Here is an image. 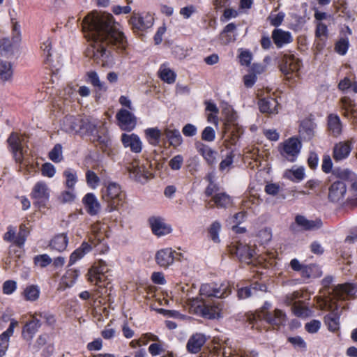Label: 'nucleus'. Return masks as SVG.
<instances>
[{
	"instance_id": "f257e3e1",
	"label": "nucleus",
	"mask_w": 357,
	"mask_h": 357,
	"mask_svg": "<svg viewBox=\"0 0 357 357\" xmlns=\"http://www.w3.org/2000/svg\"><path fill=\"white\" fill-rule=\"evenodd\" d=\"M82 26L84 36L93 41L86 50V56L95 60L107 57L108 45H115L122 51L126 50V39L123 33L116 28L111 14L92 12L84 18Z\"/></svg>"
},
{
	"instance_id": "f03ea898",
	"label": "nucleus",
	"mask_w": 357,
	"mask_h": 357,
	"mask_svg": "<svg viewBox=\"0 0 357 357\" xmlns=\"http://www.w3.org/2000/svg\"><path fill=\"white\" fill-rule=\"evenodd\" d=\"M271 307L272 305L270 302L265 301L259 309L246 315L247 321L252 328L261 330L264 323L273 327L285 325L287 321L285 313L279 309L271 311Z\"/></svg>"
},
{
	"instance_id": "7ed1b4c3",
	"label": "nucleus",
	"mask_w": 357,
	"mask_h": 357,
	"mask_svg": "<svg viewBox=\"0 0 357 357\" xmlns=\"http://www.w3.org/2000/svg\"><path fill=\"white\" fill-rule=\"evenodd\" d=\"M149 160V158H129L127 170L130 173V177L135 181L141 183H146L150 178L153 177V165H156L158 169H160V163L155 160Z\"/></svg>"
},
{
	"instance_id": "20e7f679",
	"label": "nucleus",
	"mask_w": 357,
	"mask_h": 357,
	"mask_svg": "<svg viewBox=\"0 0 357 357\" xmlns=\"http://www.w3.org/2000/svg\"><path fill=\"white\" fill-rule=\"evenodd\" d=\"M224 305L223 301L194 299L191 301L190 311L204 319H220L223 317Z\"/></svg>"
},
{
	"instance_id": "39448f33",
	"label": "nucleus",
	"mask_w": 357,
	"mask_h": 357,
	"mask_svg": "<svg viewBox=\"0 0 357 357\" xmlns=\"http://www.w3.org/2000/svg\"><path fill=\"white\" fill-rule=\"evenodd\" d=\"M107 271L106 262L100 259L95 262L88 271V280L97 287L96 295L99 298L107 294L108 286L111 284L105 275Z\"/></svg>"
},
{
	"instance_id": "423d86ee",
	"label": "nucleus",
	"mask_w": 357,
	"mask_h": 357,
	"mask_svg": "<svg viewBox=\"0 0 357 357\" xmlns=\"http://www.w3.org/2000/svg\"><path fill=\"white\" fill-rule=\"evenodd\" d=\"M101 197L107 204V211L112 212L118 210L126 201V194L122 191L121 186L116 183H109L101 190Z\"/></svg>"
},
{
	"instance_id": "0eeeda50",
	"label": "nucleus",
	"mask_w": 357,
	"mask_h": 357,
	"mask_svg": "<svg viewBox=\"0 0 357 357\" xmlns=\"http://www.w3.org/2000/svg\"><path fill=\"white\" fill-rule=\"evenodd\" d=\"M229 251L230 253L232 255H235L241 263L256 265L257 253L255 248L237 241L230 245Z\"/></svg>"
},
{
	"instance_id": "6e6552de",
	"label": "nucleus",
	"mask_w": 357,
	"mask_h": 357,
	"mask_svg": "<svg viewBox=\"0 0 357 357\" xmlns=\"http://www.w3.org/2000/svg\"><path fill=\"white\" fill-rule=\"evenodd\" d=\"M200 294L206 297L224 298L231 293V287L228 282L220 284L216 283L202 284L199 289Z\"/></svg>"
},
{
	"instance_id": "1a4fd4ad",
	"label": "nucleus",
	"mask_w": 357,
	"mask_h": 357,
	"mask_svg": "<svg viewBox=\"0 0 357 357\" xmlns=\"http://www.w3.org/2000/svg\"><path fill=\"white\" fill-rule=\"evenodd\" d=\"M301 67V61L294 54H285L281 59L280 68L287 79L296 77Z\"/></svg>"
},
{
	"instance_id": "9d476101",
	"label": "nucleus",
	"mask_w": 357,
	"mask_h": 357,
	"mask_svg": "<svg viewBox=\"0 0 357 357\" xmlns=\"http://www.w3.org/2000/svg\"><path fill=\"white\" fill-rule=\"evenodd\" d=\"M50 189L45 181H38L33 187L30 193L34 206L44 208L50 199Z\"/></svg>"
},
{
	"instance_id": "9b49d317",
	"label": "nucleus",
	"mask_w": 357,
	"mask_h": 357,
	"mask_svg": "<svg viewBox=\"0 0 357 357\" xmlns=\"http://www.w3.org/2000/svg\"><path fill=\"white\" fill-rule=\"evenodd\" d=\"M164 135L169 143V146L165 147L160 152L161 153L168 155L174 153L173 150L181 151L183 138L178 130L167 128L164 130Z\"/></svg>"
},
{
	"instance_id": "f8f14e48",
	"label": "nucleus",
	"mask_w": 357,
	"mask_h": 357,
	"mask_svg": "<svg viewBox=\"0 0 357 357\" xmlns=\"http://www.w3.org/2000/svg\"><path fill=\"white\" fill-rule=\"evenodd\" d=\"M8 147L13 154L15 155H29L31 153L29 147L26 145V137L13 132L9 136L8 140Z\"/></svg>"
},
{
	"instance_id": "ddd939ff",
	"label": "nucleus",
	"mask_w": 357,
	"mask_h": 357,
	"mask_svg": "<svg viewBox=\"0 0 357 357\" xmlns=\"http://www.w3.org/2000/svg\"><path fill=\"white\" fill-rule=\"evenodd\" d=\"M130 24L135 32L145 31L153 26V17L149 14L142 15L134 13L130 19Z\"/></svg>"
},
{
	"instance_id": "4468645a",
	"label": "nucleus",
	"mask_w": 357,
	"mask_h": 357,
	"mask_svg": "<svg viewBox=\"0 0 357 357\" xmlns=\"http://www.w3.org/2000/svg\"><path fill=\"white\" fill-rule=\"evenodd\" d=\"M175 255L178 253L171 248L160 249L156 252L155 260L160 267L166 269L174 264Z\"/></svg>"
},
{
	"instance_id": "2eb2a0df",
	"label": "nucleus",
	"mask_w": 357,
	"mask_h": 357,
	"mask_svg": "<svg viewBox=\"0 0 357 357\" xmlns=\"http://www.w3.org/2000/svg\"><path fill=\"white\" fill-rule=\"evenodd\" d=\"M236 117L235 112L229 111L225 123V132L229 134L233 142H235L243 133L242 128L235 122Z\"/></svg>"
},
{
	"instance_id": "dca6fc26",
	"label": "nucleus",
	"mask_w": 357,
	"mask_h": 357,
	"mask_svg": "<svg viewBox=\"0 0 357 357\" xmlns=\"http://www.w3.org/2000/svg\"><path fill=\"white\" fill-rule=\"evenodd\" d=\"M31 319L26 321L22 327V337L26 342H31L33 337L42 326L41 321L33 313Z\"/></svg>"
},
{
	"instance_id": "f3484780",
	"label": "nucleus",
	"mask_w": 357,
	"mask_h": 357,
	"mask_svg": "<svg viewBox=\"0 0 357 357\" xmlns=\"http://www.w3.org/2000/svg\"><path fill=\"white\" fill-rule=\"evenodd\" d=\"M232 202L231 197L226 192H218L215 194L211 199L205 201V207L208 209L227 208Z\"/></svg>"
},
{
	"instance_id": "a211bd4d",
	"label": "nucleus",
	"mask_w": 357,
	"mask_h": 357,
	"mask_svg": "<svg viewBox=\"0 0 357 357\" xmlns=\"http://www.w3.org/2000/svg\"><path fill=\"white\" fill-rule=\"evenodd\" d=\"M347 192L346 184L342 181H336L328 187V199L333 203L341 201Z\"/></svg>"
},
{
	"instance_id": "6ab92c4d",
	"label": "nucleus",
	"mask_w": 357,
	"mask_h": 357,
	"mask_svg": "<svg viewBox=\"0 0 357 357\" xmlns=\"http://www.w3.org/2000/svg\"><path fill=\"white\" fill-rule=\"evenodd\" d=\"M86 212L91 216L98 215L101 210V205L93 192L86 193L82 199Z\"/></svg>"
},
{
	"instance_id": "aec40b11",
	"label": "nucleus",
	"mask_w": 357,
	"mask_h": 357,
	"mask_svg": "<svg viewBox=\"0 0 357 357\" xmlns=\"http://www.w3.org/2000/svg\"><path fill=\"white\" fill-rule=\"evenodd\" d=\"M119 126L123 130H132L136 126L135 116L127 109H120L116 116Z\"/></svg>"
},
{
	"instance_id": "412c9836",
	"label": "nucleus",
	"mask_w": 357,
	"mask_h": 357,
	"mask_svg": "<svg viewBox=\"0 0 357 357\" xmlns=\"http://www.w3.org/2000/svg\"><path fill=\"white\" fill-rule=\"evenodd\" d=\"M19 322L12 319H10L8 328L0 335V357H3L9 347L10 337L14 333L15 328L17 327Z\"/></svg>"
},
{
	"instance_id": "4be33fe9",
	"label": "nucleus",
	"mask_w": 357,
	"mask_h": 357,
	"mask_svg": "<svg viewBox=\"0 0 357 357\" xmlns=\"http://www.w3.org/2000/svg\"><path fill=\"white\" fill-rule=\"evenodd\" d=\"M83 117L79 115L66 116L63 122V130L70 133H81L83 129Z\"/></svg>"
},
{
	"instance_id": "5701e85b",
	"label": "nucleus",
	"mask_w": 357,
	"mask_h": 357,
	"mask_svg": "<svg viewBox=\"0 0 357 357\" xmlns=\"http://www.w3.org/2000/svg\"><path fill=\"white\" fill-rule=\"evenodd\" d=\"M149 222L153 234L158 236H165L171 233L172 228L166 225L160 218L151 217Z\"/></svg>"
},
{
	"instance_id": "b1692460",
	"label": "nucleus",
	"mask_w": 357,
	"mask_h": 357,
	"mask_svg": "<svg viewBox=\"0 0 357 357\" xmlns=\"http://www.w3.org/2000/svg\"><path fill=\"white\" fill-rule=\"evenodd\" d=\"M295 222L298 226L301 227L305 231H313L320 229L322 225V221L320 218L315 220H307L305 216L297 215L295 218Z\"/></svg>"
},
{
	"instance_id": "393cba45",
	"label": "nucleus",
	"mask_w": 357,
	"mask_h": 357,
	"mask_svg": "<svg viewBox=\"0 0 357 357\" xmlns=\"http://www.w3.org/2000/svg\"><path fill=\"white\" fill-rule=\"evenodd\" d=\"M266 289V284L255 282L249 286L239 288L237 291V296L239 299H245L256 294L258 291H264Z\"/></svg>"
},
{
	"instance_id": "a878e982",
	"label": "nucleus",
	"mask_w": 357,
	"mask_h": 357,
	"mask_svg": "<svg viewBox=\"0 0 357 357\" xmlns=\"http://www.w3.org/2000/svg\"><path fill=\"white\" fill-rule=\"evenodd\" d=\"M206 342L205 336L200 333L192 335L188 340L186 345L188 351L190 354H197Z\"/></svg>"
},
{
	"instance_id": "bb28decb",
	"label": "nucleus",
	"mask_w": 357,
	"mask_h": 357,
	"mask_svg": "<svg viewBox=\"0 0 357 357\" xmlns=\"http://www.w3.org/2000/svg\"><path fill=\"white\" fill-rule=\"evenodd\" d=\"M272 38L277 47H282L284 45L292 42L291 34L280 29H274L272 32Z\"/></svg>"
},
{
	"instance_id": "cd10ccee",
	"label": "nucleus",
	"mask_w": 357,
	"mask_h": 357,
	"mask_svg": "<svg viewBox=\"0 0 357 357\" xmlns=\"http://www.w3.org/2000/svg\"><path fill=\"white\" fill-rule=\"evenodd\" d=\"M121 140L126 147H130L131 151L138 153L142 150V142L139 137L135 134H123Z\"/></svg>"
},
{
	"instance_id": "c85d7f7f",
	"label": "nucleus",
	"mask_w": 357,
	"mask_h": 357,
	"mask_svg": "<svg viewBox=\"0 0 357 357\" xmlns=\"http://www.w3.org/2000/svg\"><path fill=\"white\" fill-rule=\"evenodd\" d=\"M302 144L300 140L296 137H291L282 144L284 152L289 155L295 156L299 153Z\"/></svg>"
},
{
	"instance_id": "c756f323",
	"label": "nucleus",
	"mask_w": 357,
	"mask_h": 357,
	"mask_svg": "<svg viewBox=\"0 0 357 357\" xmlns=\"http://www.w3.org/2000/svg\"><path fill=\"white\" fill-rule=\"evenodd\" d=\"M92 249V245L84 241L80 246L75 250L70 256L68 266H72L84 256L89 253Z\"/></svg>"
},
{
	"instance_id": "7c9ffc66",
	"label": "nucleus",
	"mask_w": 357,
	"mask_h": 357,
	"mask_svg": "<svg viewBox=\"0 0 357 357\" xmlns=\"http://www.w3.org/2000/svg\"><path fill=\"white\" fill-rule=\"evenodd\" d=\"M68 243V238L66 234H59L54 236L50 241L49 246L52 250L58 252L64 251Z\"/></svg>"
},
{
	"instance_id": "2f4dec72",
	"label": "nucleus",
	"mask_w": 357,
	"mask_h": 357,
	"mask_svg": "<svg viewBox=\"0 0 357 357\" xmlns=\"http://www.w3.org/2000/svg\"><path fill=\"white\" fill-rule=\"evenodd\" d=\"M315 128L316 124L310 120L302 121L299 128L300 136L305 140L312 139L315 134Z\"/></svg>"
},
{
	"instance_id": "473e14b6",
	"label": "nucleus",
	"mask_w": 357,
	"mask_h": 357,
	"mask_svg": "<svg viewBox=\"0 0 357 357\" xmlns=\"http://www.w3.org/2000/svg\"><path fill=\"white\" fill-rule=\"evenodd\" d=\"M260 111L262 113L275 114L278 113V103L273 98H263L258 102Z\"/></svg>"
},
{
	"instance_id": "72a5a7b5",
	"label": "nucleus",
	"mask_w": 357,
	"mask_h": 357,
	"mask_svg": "<svg viewBox=\"0 0 357 357\" xmlns=\"http://www.w3.org/2000/svg\"><path fill=\"white\" fill-rule=\"evenodd\" d=\"M40 295V287L37 284L27 285L21 293L25 301L35 302L38 300Z\"/></svg>"
},
{
	"instance_id": "f704fd0d",
	"label": "nucleus",
	"mask_w": 357,
	"mask_h": 357,
	"mask_svg": "<svg viewBox=\"0 0 357 357\" xmlns=\"http://www.w3.org/2000/svg\"><path fill=\"white\" fill-rule=\"evenodd\" d=\"M328 130L331 135L337 137L341 134L342 130V123L340 117L334 114L328 116Z\"/></svg>"
},
{
	"instance_id": "c9c22d12",
	"label": "nucleus",
	"mask_w": 357,
	"mask_h": 357,
	"mask_svg": "<svg viewBox=\"0 0 357 357\" xmlns=\"http://www.w3.org/2000/svg\"><path fill=\"white\" fill-rule=\"evenodd\" d=\"M341 102L342 105V109L344 110V115L347 118L356 119V110L354 100L347 96H345L341 99Z\"/></svg>"
},
{
	"instance_id": "e433bc0d",
	"label": "nucleus",
	"mask_w": 357,
	"mask_h": 357,
	"mask_svg": "<svg viewBox=\"0 0 357 357\" xmlns=\"http://www.w3.org/2000/svg\"><path fill=\"white\" fill-rule=\"evenodd\" d=\"M337 296L341 299H345L356 294L354 284L345 283L338 285L335 289Z\"/></svg>"
},
{
	"instance_id": "4c0bfd02",
	"label": "nucleus",
	"mask_w": 357,
	"mask_h": 357,
	"mask_svg": "<svg viewBox=\"0 0 357 357\" xmlns=\"http://www.w3.org/2000/svg\"><path fill=\"white\" fill-rule=\"evenodd\" d=\"M321 271L319 266L310 264L309 265H305L301 275L304 279H309L310 278H317L321 276Z\"/></svg>"
},
{
	"instance_id": "58836bf2",
	"label": "nucleus",
	"mask_w": 357,
	"mask_h": 357,
	"mask_svg": "<svg viewBox=\"0 0 357 357\" xmlns=\"http://www.w3.org/2000/svg\"><path fill=\"white\" fill-rule=\"evenodd\" d=\"M13 70L12 64L8 61L0 62V79L3 82H8L12 79Z\"/></svg>"
},
{
	"instance_id": "ea45409f",
	"label": "nucleus",
	"mask_w": 357,
	"mask_h": 357,
	"mask_svg": "<svg viewBox=\"0 0 357 357\" xmlns=\"http://www.w3.org/2000/svg\"><path fill=\"white\" fill-rule=\"evenodd\" d=\"M91 231L93 237H91L90 241L91 245L96 246L98 244L101 243L104 239L103 234L101 232V224L100 222H97L93 224L91 227Z\"/></svg>"
},
{
	"instance_id": "a19ab883",
	"label": "nucleus",
	"mask_w": 357,
	"mask_h": 357,
	"mask_svg": "<svg viewBox=\"0 0 357 357\" xmlns=\"http://www.w3.org/2000/svg\"><path fill=\"white\" fill-rule=\"evenodd\" d=\"M284 176L287 178L294 182H300L305 178V169L303 167L295 169H287L284 173Z\"/></svg>"
},
{
	"instance_id": "79ce46f5",
	"label": "nucleus",
	"mask_w": 357,
	"mask_h": 357,
	"mask_svg": "<svg viewBox=\"0 0 357 357\" xmlns=\"http://www.w3.org/2000/svg\"><path fill=\"white\" fill-rule=\"evenodd\" d=\"M29 233V229L26 225L25 224H21L20 225L19 231L15 241V245L22 248L24 245Z\"/></svg>"
},
{
	"instance_id": "37998d69",
	"label": "nucleus",
	"mask_w": 357,
	"mask_h": 357,
	"mask_svg": "<svg viewBox=\"0 0 357 357\" xmlns=\"http://www.w3.org/2000/svg\"><path fill=\"white\" fill-rule=\"evenodd\" d=\"M86 82L90 83L93 86L97 88L100 91H106L107 87L104 82H101L98 75L95 71H89L86 73Z\"/></svg>"
},
{
	"instance_id": "c03bdc74",
	"label": "nucleus",
	"mask_w": 357,
	"mask_h": 357,
	"mask_svg": "<svg viewBox=\"0 0 357 357\" xmlns=\"http://www.w3.org/2000/svg\"><path fill=\"white\" fill-rule=\"evenodd\" d=\"M14 53L13 43L6 38L0 39V54L6 57H10Z\"/></svg>"
},
{
	"instance_id": "a18cd8bd",
	"label": "nucleus",
	"mask_w": 357,
	"mask_h": 357,
	"mask_svg": "<svg viewBox=\"0 0 357 357\" xmlns=\"http://www.w3.org/2000/svg\"><path fill=\"white\" fill-rule=\"evenodd\" d=\"M340 316L336 313H329L324 317V322L328 326V329L335 332L339 329Z\"/></svg>"
},
{
	"instance_id": "49530a36",
	"label": "nucleus",
	"mask_w": 357,
	"mask_h": 357,
	"mask_svg": "<svg viewBox=\"0 0 357 357\" xmlns=\"http://www.w3.org/2000/svg\"><path fill=\"white\" fill-rule=\"evenodd\" d=\"M145 136L148 142L153 145H156L160 142L161 132L157 128H151L145 130Z\"/></svg>"
},
{
	"instance_id": "de8ad7c7",
	"label": "nucleus",
	"mask_w": 357,
	"mask_h": 357,
	"mask_svg": "<svg viewBox=\"0 0 357 357\" xmlns=\"http://www.w3.org/2000/svg\"><path fill=\"white\" fill-rule=\"evenodd\" d=\"M351 151L349 142H340L337 144L333 149V156H348Z\"/></svg>"
},
{
	"instance_id": "09e8293b",
	"label": "nucleus",
	"mask_w": 357,
	"mask_h": 357,
	"mask_svg": "<svg viewBox=\"0 0 357 357\" xmlns=\"http://www.w3.org/2000/svg\"><path fill=\"white\" fill-rule=\"evenodd\" d=\"M76 198L75 189H68L61 192L58 197L59 201L61 204L72 203Z\"/></svg>"
},
{
	"instance_id": "8fccbe9b",
	"label": "nucleus",
	"mask_w": 357,
	"mask_h": 357,
	"mask_svg": "<svg viewBox=\"0 0 357 357\" xmlns=\"http://www.w3.org/2000/svg\"><path fill=\"white\" fill-rule=\"evenodd\" d=\"M63 176L66 177V187L68 189H75V185L77 182V177L75 172L70 169L65 170Z\"/></svg>"
},
{
	"instance_id": "3c124183",
	"label": "nucleus",
	"mask_w": 357,
	"mask_h": 357,
	"mask_svg": "<svg viewBox=\"0 0 357 357\" xmlns=\"http://www.w3.org/2000/svg\"><path fill=\"white\" fill-rule=\"evenodd\" d=\"M52 260L47 254L36 255L33 257V264L36 266L45 268L52 263Z\"/></svg>"
},
{
	"instance_id": "603ef678",
	"label": "nucleus",
	"mask_w": 357,
	"mask_h": 357,
	"mask_svg": "<svg viewBox=\"0 0 357 357\" xmlns=\"http://www.w3.org/2000/svg\"><path fill=\"white\" fill-rule=\"evenodd\" d=\"M220 229L221 225L218 221L213 222L208 228V235L215 243L220 241L219 232Z\"/></svg>"
},
{
	"instance_id": "864d4df0",
	"label": "nucleus",
	"mask_w": 357,
	"mask_h": 357,
	"mask_svg": "<svg viewBox=\"0 0 357 357\" xmlns=\"http://www.w3.org/2000/svg\"><path fill=\"white\" fill-rule=\"evenodd\" d=\"M36 317H39L45 320V324L50 326H54L56 324V318L55 316L50 312L43 311V312H35Z\"/></svg>"
},
{
	"instance_id": "5fc2aeb1",
	"label": "nucleus",
	"mask_w": 357,
	"mask_h": 357,
	"mask_svg": "<svg viewBox=\"0 0 357 357\" xmlns=\"http://www.w3.org/2000/svg\"><path fill=\"white\" fill-rule=\"evenodd\" d=\"M175 77L174 73L169 68H164L160 70V77L161 79L169 84L174 82Z\"/></svg>"
},
{
	"instance_id": "6e6d98bb",
	"label": "nucleus",
	"mask_w": 357,
	"mask_h": 357,
	"mask_svg": "<svg viewBox=\"0 0 357 357\" xmlns=\"http://www.w3.org/2000/svg\"><path fill=\"white\" fill-rule=\"evenodd\" d=\"M83 129L81 133H89L94 135L96 131V124L92 122L89 118L83 117Z\"/></svg>"
},
{
	"instance_id": "4d7b16f0",
	"label": "nucleus",
	"mask_w": 357,
	"mask_h": 357,
	"mask_svg": "<svg viewBox=\"0 0 357 357\" xmlns=\"http://www.w3.org/2000/svg\"><path fill=\"white\" fill-rule=\"evenodd\" d=\"M86 180L88 185L91 188H96L100 182L99 177L91 170L86 172Z\"/></svg>"
},
{
	"instance_id": "13d9d810",
	"label": "nucleus",
	"mask_w": 357,
	"mask_h": 357,
	"mask_svg": "<svg viewBox=\"0 0 357 357\" xmlns=\"http://www.w3.org/2000/svg\"><path fill=\"white\" fill-rule=\"evenodd\" d=\"M294 314L298 317L305 318L311 314L310 310L305 306L295 305L293 307Z\"/></svg>"
},
{
	"instance_id": "bf43d9fd",
	"label": "nucleus",
	"mask_w": 357,
	"mask_h": 357,
	"mask_svg": "<svg viewBox=\"0 0 357 357\" xmlns=\"http://www.w3.org/2000/svg\"><path fill=\"white\" fill-rule=\"evenodd\" d=\"M287 341L291 343L295 349L306 350L307 344L301 336L289 337Z\"/></svg>"
},
{
	"instance_id": "052dcab7",
	"label": "nucleus",
	"mask_w": 357,
	"mask_h": 357,
	"mask_svg": "<svg viewBox=\"0 0 357 357\" xmlns=\"http://www.w3.org/2000/svg\"><path fill=\"white\" fill-rule=\"evenodd\" d=\"M17 289V282L14 280H9L3 282L2 286L3 293L6 295H10Z\"/></svg>"
},
{
	"instance_id": "680f3d73",
	"label": "nucleus",
	"mask_w": 357,
	"mask_h": 357,
	"mask_svg": "<svg viewBox=\"0 0 357 357\" xmlns=\"http://www.w3.org/2000/svg\"><path fill=\"white\" fill-rule=\"evenodd\" d=\"M41 174L43 176L52 178L56 173L54 166L50 162H45L41 167Z\"/></svg>"
},
{
	"instance_id": "e2e57ef3",
	"label": "nucleus",
	"mask_w": 357,
	"mask_h": 357,
	"mask_svg": "<svg viewBox=\"0 0 357 357\" xmlns=\"http://www.w3.org/2000/svg\"><path fill=\"white\" fill-rule=\"evenodd\" d=\"M320 328L321 322L317 319H312L305 324V329L311 334L317 333Z\"/></svg>"
},
{
	"instance_id": "0e129e2a",
	"label": "nucleus",
	"mask_w": 357,
	"mask_h": 357,
	"mask_svg": "<svg viewBox=\"0 0 357 357\" xmlns=\"http://www.w3.org/2000/svg\"><path fill=\"white\" fill-rule=\"evenodd\" d=\"M41 50H43L45 57L46 60L49 61L50 56H52L51 54V50H52V41L51 39L49 38H47L44 40V41L42 43L40 46Z\"/></svg>"
},
{
	"instance_id": "69168bd1",
	"label": "nucleus",
	"mask_w": 357,
	"mask_h": 357,
	"mask_svg": "<svg viewBox=\"0 0 357 357\" xmlns=\"http://www.w3.org/2000/svg\"><path fill=\"white\" fill-rule=\"evenodd\" d=\"M215 132L210 126L206 127L202 132V139L204 141L212 142L215 139Z\"/></svg>"
},
{
	"instance_id": "338daca9",
	"label": "nucleus",
	"mask_w": 357,
	"mask_h": 357,
	"mask_svg": "<svg viewBox=\"0 0 357 357\" xmlns=\"http://www.w3.org/2000/svg\"><path fill=\"white\" fill-rule=\"evenodd\" d=\"M333 174H335L337 178L342 179V180H349L351 178L352 172L346 169H335L333 172Z\"/></svg>"
},
{
	"instance_id": "774afa93",
	"label": "nucleus",
	"mask_w": 357,
	"mask_h": 357,
	"mask_svg": "<svg viewBox=\"0 0 357 357\" xmlns=\"http://www.w3.org/2000/svg\"><path fill=\"white\" fill-rule=\"evenodd\" d=\"M220 190L219 185L216 183H208L204 190V195L206 197H212L213 194L218 193Z\"/></svg>"
}]
</instances>
